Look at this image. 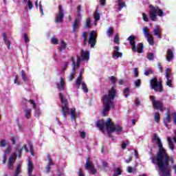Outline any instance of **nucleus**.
<instances>
[{
    "mask_svg": "<svg viewBox=\"0 0 176 176\" xmlns=\"http://www.w3.org/2000/svg\"><path fill=\"white\" fill-rule=\"evenodd\" d=\"M134 85L135 86V87H140L141 86V79H138L136 80H135L134 82Z\"/></svg>",
    "mask_w": 176,
    "mask_h": 176,
    "instance_id": "nucleus-38",
    "label": "nucleus"
},
{
    "mask_svg": "<svg viewBox=\"0 0 176 176\" xmlns=\"http://www.w3.org/2000/svg\"><path fill=\"white\" fill-rule=\"evenodd\" d=\"M170 122H171V118H170V114L167 113L166 117L164 119V124H165L166 127H168V123Z\"/></svg>",
    "mask_w": 176,
    "mask_h": 176,
    "instance_id": "nucleus-27",
    "label": "nucleus"
},
{
    "mask_svg": "<svg viewBox=\"0 0 176 176\" xmlns=\"http://www.w3.org/2000/svg\"><path fill=\"white\" fill-rule=\"evenodd\" d=\"M10 153V147H8L6 148V151L4 152V154L3 155V164H5L6 163V159L8 158V155Z\"/></svg>",
    "mask_w": 176,
    "mask_h": 176,
    "instance_id": "nucleus-22",
    "label": "nucleus"
},
{
    "mask_svg": "<svg viewBox=\"0 0 176 176\" xmlns=\"http://www.w3.org/2000/svg\"><path fill=\"white\" fill-rule=\"evenodd\" d=\"M151 87L155 92L162 93L163 91V85H162V82H157V78H153L151 80Z\"/></svg>",
    "mask_w": 176,
    "mask_h": 176,
    "instance_id": "nucleus-9",
    "label": "nucleus"
},
{
    "mask_svg": "<svg viewBox=\"0 0 176 176\" xmlns=\"http://www.w3.org/2000/svg\"><path fill=\"white\" fill-rule=\"evenodd\" d=\"M120 47L119 46L114 47V51L113 53V58H118L119 57H122V54L119 52Z\"/></svg>",
    "mask_w": 176,
    "mask_h": 176,
    "instance_id": "nucleus-19",
    "label": "nucleus"
},
{
    "mask_svg": "<svg viewBox=\"0 0 176 176\" xmlns=\"http://www.w3.org/2000/svg\"><path fill=\"white\" fill-rule=\"evenodd\" d=\"M59 12L56 16L55 23H63V19H64V10L63 6H58Z\"/></svg>",
    "mask_w": 176,
    "mask_h": 176,
    "instance_id": "nucleus-14",
    "label": "nucleus"
},
{
    "mask_svg": "<svg viewBox=\"0 0 176 176\" xmlns=\"http://www.w3.org/2000/svg\"><path fill=\"white\" fill-rule=\"evenodd\" d=\"M69 65V63L68 62L65 63L64 67H62V72H64V71L67 69V67H68Z\"/></svg>",
    "mask_w": 176,
    "mask_h": 176,
    "instance_id": "nucleus-49",
    "label": "nucleus"
},
{
    "mask_svg": "<svg viewBox=\"0 0 176 176\" xmlns=\"http://www.w3.org/2000/svg\"><path fill=\"white\" fill-rule=\"evenodd\" d=\"M56 86L60 91L65 90V81L63 77H60V81L56 82Z\"/></svg>",
    "mask_w": 176,
    "mask_h": 176,
    "instance_id": "nucleus-17",
    "label": "nucleus"
},
{
    "mask_svg": "<svg viewBox=\"0 0 176 176\" xmlns=\"http://www.w3.org/2000/svg\"><path fill=\"white\" fill-rule=\"evenodd\" d=\"M48 164L46 167L47 173H50V166H53V162L52 161V158L50 156H47Z\"/></svg>",
    "mask_w": 176,
    "mask_h": 176,
    "instance_id": "nucleus-29",
    "label": "nucleus"
},
{
    "mask_svg": "<svg viewBox=\"0 0 176 176\" xmlns=\"http://www.w3.org/2000/svg\"><path fill=\"white\" fill-rule=\"evenodd\" d=\"M3 39L5 45H7L8 49H10L11 43L9 40H8V37L6 36V34L3 33Z\"/></svg>",
    "mask_w": 176,
    "mask_h": 176,
    "instance_id": "nucleus-28",
    "label": "nucleus"
},
{
    "mask_svg": "<svg viewBox=\"0 0 176 176\" xmlns=\"http://www.w3.org/2000/svg\"><path fill=\"white\" fill-rule=\"evenodd\" d=\"M174 58V52L172 50H168L166 54V60L170 63Z\"/></svg>",
    "mask_w": 176,
    "mask_h": 176,
    "instance_id": "nucleus-20",
    "label": "nucleus"
},
{
    "mask_svg": "<svg viewBox=\"0 0 176 176\" xmlns=\"http://www.w3.org/2000/svg\"><path fill=\"white\" fill-rule=\"evenodd\" d=\"M114 43H119V38L116 36H114Z\"/></svg>",
    "mask_w": 176,
    "mask_h": 176,
    "instance_id": "nucleus-57",
    "label": "nucleus"
},
{
    "mask_svg": "<svg viewBox=\"0 0 176 176\" xmlns=\"http://www.w3.org/2000/svg\"><path fill=\"white\" fill-rule=\"evenodd\" d=\"M116 3H118L120 10L126 7V3L123 0H116Z\"/></svg>",
    "mask_w": 176,
    "mask_h": 176,
    "instance_id": "nucleus-25",
    "label": "nucleus"
},
{
    "mask_svg": "<svg viewBox=\"0 0 176 176\" xmlns=\"http://www.w3.org/2000/svg\"><path fill=\"white\" fill-rule=\"evenodd\" d=\"M16 157H17L16 156V155H13L9 158V161H8V168H9V170H12L13 168V164L16 162Z\"/></svg>",
    "mask_w": 176,
    "mask_h": 176,
    "instance_id": "nucleus-18",
    "label": "nucleus"
},
{
    "mask_svg": "<svg viewBox=\"0 0 176 176\" xmlns=\"http://www.w3.org/2000/svg\"><path fill=\"white\" fill-rule=\"evenodd\" d=\"M133 72H134L135 76H136V77L138 76V69L135 68L133 70Z\"/></svg>",
    "mask_w": 176,
    "mask_h": 176,
    "instance_id": "nucleus-54",
    "label": "nucleus"
},
{
    "mask_svg": "<svg viewBox=\"0 0 176 176\" xmlns=\"http://www.w3.org/2000/svg\"><path fill=\"white\" fill-rule=\"evenodd\" d=\"M67 49V43L64 40H60L59 41V52H63V50H65Z\"/></svg>",
    "mask_w": 176,
    "mask_h": 176,
    "instance_id": "nucleus-23",
    "label": "nucleus"
},
{
    "mask_svg": "<svg viewBox=\"0 0 176 176\" xmlns=\"http://www.w3.org/2000/svg\"><path fill=\"white\" fill-rule=\"evenodd\" d=\"M165 78H166V86L173 87V79H174V77L171 76V69H170V68L166 69Z\"/></svg>",
    "mask_w": 176,
    "mask_h": 176,
    "instance_id": "nucleus-11",
    "label": "nucleus"
},
{
    "mask_svg": "<svg viewBox=\"0 0 176 176\" xmlns=\"http://www.w3.org/2000/svg\"><path fill=\"white\" fill-rule=\"evenodd\" d=\"M95 21H100V19H101V14L98 12V9L96 10L95 14L94 15Z\"/></svg>",
    "mask_w": 176,
    "mask_h": 176,
    "instance_id": "nucleus-31",
    "label": "nucleus"
},
{
    "mask_svg": "<svg viewBox=\"0 0 176 176\" xmlns=\"http://www.w3.org/2000/svg\"><path fill=\"white\" fill-rule=\"evenodd\" d=\"M90 58V52L89 51H85L83 50H81V55L77 56V61L75 62V58L72 57V63L73 65V72L71 73V74L69 76V80H72L75 78V75H76V69L75 67L77 68H79L80 65V63L82 61H89Z\"/></svg>",
    "mask_w": 176,
    "mask_h": 176,
    "instance_id": "nucleus-4",
    "label": "nucleus"
},
{
    "mask_svg": "<svg viewBox=\"0 0 176 176\" xmlns=\"http://www.w3.org/2000/svg\"><path fill=\"white\" fill-rule=\"evenodd\" d=\"M135 104L137 106L140 105V100L136 99V100H135Z\"/></svg>",
    "mask_w": 176,
    "mask_h": 176,
    "instance_id": "nucleus-64",
    "label": "nucleus"
},
{
    "mask_svg": "<svg viewBox=\"0 0 176 176\" xmlns=\"http://www.w3.org/2000/svg\"><path fill=\"white\" fill-rule=\"evenodd\" d=\"M131 160H133V157H131V155H130L128 160H125V162L126 163H130V162H131Z\"/></svg>",
    "mask_w": 176,
    "mask_h": 176,
    "instance_id": "nucleus-58",
    "label": "nucleus"
},
{
    "mask_svg": "<svg viewBox=\"0 0 176 176\" xmlns=\"http://www.w3.org/2000/svg\"><path fill=\"white\" fill-rule=\"evenodd\" d=\"M0 146H1L2 148H5V146H6V140H1L0 141Z\"/></svg>",
    "mask_w": 176,
    "mask_h": 176,
    "instance_id": "nucleus-44",
    "label": "nucleus"
},
{
    "mask_svg": "<svg viewBox=\"0 0 176 176\" xmlns=\"http://www.w3.org/2000/svg\"><path fill=\"white\" fill-rule=\"evenodd\" d=\"M116 94H118V92L113 87L109 91V94L102 96L103 109L102 111V116H108L109 109H111V108H115V97H116Z\"/></svg>",
    "mask_w": 176,
    "mask_h": 176,
    "instance_id": "nucleus-2",
    "label": "nucleus"
},
{
    "mask_svg": "<svg viewBox=\"0 0 176 176\" xmlns=\"http://www.w3.org/2000/svg\"><path fill=\"white\" fill-rule=\"evenodd\" d=\"M168 147L170 151H174L175 149V146L173 142V139L170 137H168Z\"/></svg>",
    "mask_w": 176,
    "mask_h": 176,
    "instance_id": "nucleus-24",
    "label": "nucleus"
},
{
    "mask_svg": "<svg viewBox=\"0 0 176 176\" xmlns=\"http://www.w3.org/2000/svg\"><path fill=\"white\" fill-rule=\"evenodd\" d=\"M82 19V17H76L74 20V23L72 26V32L74 34H76L78 32V29L79 28V25L80 24V20Z\"/></svg>",
    "mask_w": 176,
    "mask_h": 176,
    "instance_id": "nucleus-16",
    "label": "nucleus"
},
{
    "mask_svg": "<svg viewBox=\"0 0 176 176\" xmlns=\"http://www.w3.org/2000/svg\"><path fill=\"white\" fill-rule=\"evenodd\" d=\"M149 8L150 19L151 21H156L157 20V16H159V17H163V16H164L163 10H161L159 7H155L152 5H150Z\"/></svg>",
    "mask_w": 176,
    "mask_h": 176,
    "instance_id": "nucleus-5",
    "label": "nucleus"
},
{
    "mask_svg": "<svg viewBox=\"0 0 176 176\" xmlns=\"http://www.w3.org/2000/svg\"><path fill=\"white\" fill-rule=\"evenodd\" d=\"M157 67L160 69V72H161V74L163 72L162 68V64L161 63H158L157 64Z\"/></svg>",
    "mask_w": 176,
    "mask_h": 176,
    "instance_id": "nucleus-56",
    "label": "nucleus"
},
{
    "mask_svg": "<svg viewBox=\"0 0 176 176\" xmlns=\"http://www.w3.org/2000/svg\"><path fill=\"white\" fill-rule=\"evenodd\" d=\"M127 171L128 173H133V168H131V166H128Z\"/></svg>",
    "mask_w": 176,
    "mask_h": 176,
    "instance_id": "nucleus-62",
    "label": "nucleus"
},
{
    "mask_svg": "<svg viewBox=\"0 0 176 176\" xmlns=\"http://www.w3.org/2000/svg\"><path fill=\"white\" fill-rule=\"evenodd\" d=\"M21 74L22 79L24 80V82H26V80H27V75L25 74V72H24V70H22L21 72Z\"/></svg>",
    "mask_w": 176,
    "mask_h": 176,
    "instance_id": "nucleus-36",
    "label": "nucleus"
},
{
    "mask_svg": "<svg viewBox=\"0 0 176 176\" xmlns=\"http://www.w3.org/2000/svg\"><path fill=\"white\" fill-rule=\"evenodd\" d=\"M26 3H28V6L29 8V9H32V8H34V5L32 4V2L31 1H28V2H26Z\"/></svg>",
    "mask_w": 176,
    "mask_h": 176,
    "instance_id": "nucleus-47",
    "label": "nucleus"
},
{
    "mask_svg": "<svg viewBox=\"0 0 176 176\" xmlns=\"http://www.w3.org/2000/svg\"><path fill=\"white\" fill-rule=\"evenodd\" d=\"M23 111L25 113V118L30 119V118H31V109H25Z\"/></svg>",
    "mask_w": 176,
    "mask_h": 176,
    "instance_id": "nucleus-30",
    "label": "nucleus"
},
{
    "mask_svg": "<svg viewBox=\"0 0 176 176\" xmlns=\"http://www.w3.org/2000/svg\"><path fill=\"white\" fill-rule=\"evenodd\" d=\"M142 17H143L144 21H146V23H148V21H149V16H148L147 14L143 13Z\"/></svg>",
    "mask_w": 176,
    "mask_h": 176,
    "instance_id": "nucleus-37",
    "label": "nucleus"
},
{
    "mask_svg": "<svg viewBox=\"0 0 176 176\" xmlns=\"http://www.w3.org/2000/svg\"><path fill=\"white\" fill-rule=\"evenodd\" d=\"M19 80V76H15V78H14V83L15 84V85H18V86L19 85H20V82H19V81H17Z\"/></svg>",
    "mask_w": 176,
    "mask_h": 176,
    "instance_id": "nucleus-51",
    "label": "nucleus"
},
{
    "mask_svg": "<svg viewBox=\"0 0 176 176\" xmlns=\"http://www.w3.org/2000/svg\"><path fill=\"white\" fill-rule=\"evenodd\" d=\"M148 28H144L143 29V32L144 34V36L147 38V41L148 42L151 46H153L155 45V42L153 41V36L151 35V33L148 32Z\"/></svg>",
    "mask_w": 176,
    "mask_h": 176,
    "instance_id": "nucleus-13",
    "label": "nucleus"
},
{
    "mask_svg": "<svg viewBox=\"0 0 176 176\" xmlns=\"http://www.w3.org/2000/svg\"><path fill=\"white\" fill-rule=\"evenodd\" d=\"M127 41H129V43L132 47V52L135 53L138 52V53H142L144 50V44L139 43L137 46L135 45V36H129L127 38Z\"/></svg>",
    "mask_w": 176,
    "mask_h": 176,
    "instance_id": "nucleus-6",
    "label": "nucleus"
},
{
    "mask_svg": "<svg viewBox=\"0 0 176 176\" xmlns=\"http://www.w3.org/2000/svg\"><path fill=\"white\" fill-rule=\"evenodd\" d=\"M23 36H24V40H25V43L30 42V39H28V37L27 36V34H25L23 35Z\"/></svg>",
    "mask_w": 176,
    "mask_h": 176,
    "instance_id": "nucleus-55",
    "label": "nucleus"
},
{
    "mask_svg": "<svg viewBox=\"0 0 176 176\" xmlns=\"http://www.w3.org/2000/svg\"><path fill=\"white\" fill-rule=\"evenodd\" d=\"M30 153L31 155H34V147L32 146V144H30Z\"/></svg>",
    "mask_w": 176,
    "mask_h": 176,
    "instance_id": "nucleus-53",
    "label": "nucleus"
},
{
    "mask_svg": "<svg viewBox=\"0 0 176 176\" xmlns=\"http://www.w3.org/2000/svg\"><path fill=\"white\" fill-rule=\"evenodd\" d=\"M96 39H97V32L92 30L89 33V38L88 41V43L89 45H91V47H94L96 46V43L97 42Z\"/></svg>",
    "mask_w": 176,
    "mask_h": 176,
    "instance_id": "nucleus-12",
    "label": "nucleus"
},
{
    "mask_svg": "<svg viewBox=\"0 0 176 176\" xmlns=\"http://www.w3.org/2000/svg\"><path fill=\"white\" fill-rule=\"evenodd\" d=\"M110 80L111 81L112 85H115L116 83V78L113 76L110 77Z\"/></svg>",
    "mask_w": 176,
    "mask_h": 176,
    "instance_id": "nucleus-48",
    "label": "nucleus"
},
{
    "mask_svg": "<svg viewBox=\"0 0 176 176\" xmlns=\"http://www.w3.org/2000/svg\"><path fill=\"white\" fill-rule=\"evenodd\" d=\"M107 34L108 36H112V34H113V31L112 30V28L110 27L107 31Z\"/></svg>",
    "mask_w": 176,
    "mask_h": 176,
    "instance_id": "nucleus-42",
    "label": "nucleus"
},
{
    "mask_svg": "<svg viewBox=\"0 0 176 176\" xmlns=\"http://www.w3.org/2000/svg\"><path fill=\"white\" fill-rule=\"evenodd\" d=\"M153 141L157 144L159 148V152L157 155V157L155 156L151 157L150 159L153 164H157L159 168V174L160 176H170L171 169L168 166V162L173 164L174 161L173 158L167 155L166 150L163 148V144H162V140L159 138L157 134H154Z\"/></svg>",
    "mask_w": 176,
    "mask_h": 176,
    "instance_id": "nucleus-1",
    "label": "nucleus"
},
{
    "mask_svg": "<svg viewBox=\"0 0 176 176\" xmlns=\"http://www.w3.org/2000/svg\"><path fill=\"white\" fill-rule=\"evenodd\" d=\"M150 100L153 102V107L155 109H159L160 112H162L164 107H163V102L160 100H156L155 96H151Z\"/></svg>",
    "mask_w": 176,
    "mask_h": 176,
    "instance_id": "nucleus-10",
    "label": "nucleus"
},
{
    "mask_svg": "<svg viewBox=\"0 0 176 176\" xmlns=\"http://www.w3.org/2000/svg\"><path fill=\"white\" fill-rule=\"evenodd\" d=\"M83 72H85V69H81L79 76L76 80V84L77 85L78 89H79L81 85L84 93H89V89H87V85H86L85 82L82 81L83 79L82 77L83 75Z\"/></svg>",
    "mask_w": 176,
    "mask_h": 176,
    "instance_id": "nucleus-8",
    "label": "nucleus"
},
{
    "mask_svg": "<svg viewBox=\"0 0 176 176\" xmlns=\"http://www.w3.org/2000/svg\"><path fill=\"white\" fill-rule=\"evenodd\" d=\"M82 10V6H78L77 7V12H78V16L77 17H82L80 15V11Z\"/></svg>",
    "mask_w": 176,
    "mask_h": 176,
    "instance_id": "nucleus-45",
    "label": "nucleus"
},
{
    "mask_svg": "<svg viewBox=\"0 0 176 176\" xmlns=\"http://www.w3.org/2000/svg\"><path fill=\"white\" fill-rule=\"evenodd\" d=\"M126 146H127V144H126V142H123L122 144V149H126Z\"/></svg>",
    "mask_w": 176,
    "mask_h": 176,
    "instance_id": "nucleus-63",
    "label": "nucleus"
},
{
    "mask_svg": "<svg viewBox=\"0 0 176 176\" xmlns=\"http://www.w3.org/2000/svg\"><path fill=\"white\" fill-rule=\"evenodd\" d=\"M91 24V19L90 18H88L86 21L85 28H90Z\"/></svg>",
    "mask_w": 176,
    "mask_h": 176,
    "instance_id": "nucleus-35",
    "label": "nucleus"
},
{
    "mask_svg": "<svg viewBox=\"0 0 176 176\" xmlns=\"http://www.w3.org/2000/svg\"><path fill=\"white\" fill-rule=\"evenodd\" d=\"M51 42L52 43V45H58V39H57L56 38L52 37L51 38Z\"/></svg>",
    "mask_w": 176,
    "mask_h": 176,
    "instance_id": "nucleus-40",
    "label": "nucleus"
},
{
    "mask_svg": "<svg viewBox=\"0 0 176 176\" xmlns=\"http://www.w3.org/2000/svg\"><path fill=\"white\" fill-rule=\"evenodd\" d=\"M147 58L148 60H153V58H155V55L153 54V53H148L147 55Z\"/></svg>",
    "mask_w": 176,
    "mask_h": 176,
    "instance_id": "nucleus-41",
    "label": "nucleus"
},
{
    "mask_svg": "<svg viewBox=\"0 0 176 176\" xmlns=\"http://www.w3.org/2000/svg\"><path fill=\"white\" fill-rule=\"evenodd\" d=\"M23 149H25V152H28V148H27V145L24 144V146L19 149V155L18 157H20L21 156V152H23Z\"/></svg>",
    "mask_w": 176,
    "mask_h": 176,
    "instance_id": "nucleus-32",
    "label": "nucleus"
},
{
    "mask_svg": "<svg viewBox=\"0 0 176 176\" xmlns=\"http://www.w3.org/2000/svg\"><path fill=\"white\" fill-rule=\"evenodd\" d=\"M70 116L71 120L74 122V123L76 122V115L75 114V109L72 108L70 109Z\"/></svg>",
    "mask_w": 176,
    "mask_h": 176,
    "instance_id": "nucleus-26",
    "label": "nucleus"
},
{
    "mask_svg": "<svg viewBox=\"0 0 176 176\" xmlns=\"http://www.w3.org/2000/svg\"><path fill=\"white\" fill-rule=\"evenodd\" d=\"M105 126L109 137H112V133L116 132L117 134L122 133V127L118 124H113L111 118H108L106 122H104V120H99L96 122V127L100 129L101 131H104V127H105Z\"/></svg>",
    "mask_w": 176,
    "mask_h": 176,
    "instance_id": "nucleus-3",
    "label": "nucleus"
},
{
    "mask_svg": "<svg viewBox=\"0 0 176 176\" xmlns=\"http://www.w3.org/2000/svg\"><path fill=\"white\" fill-rule=\"evenodd\" d=\"M152 74H153V71H152V69H146V70H144V75H146V76L152 75Z\"/></svg>",
    "mask_w": 176,
    "mask_h": 176,
    "instance_id": "nucleus-34",
    "label": "nucleus"
},
{
    "mask_svg": "<svg viewBox=\"0 0 176 176\" xmlns=\"http://www.w3.org/2000/svg\"><path fill=\"white\" fill-rule=\"evenodd\" d=\"M85 169L89 170L91 174H96L97 170L94 168V165H93V162L89 161V158H87V162L85 163Z\"/></svg>",
    "mask_w": 176,
    "mask_h": 176,
    "instance_id": "nucleus-15",
    "label": "nucleus"
},
{
    "mask_svg": "<svg viewBox=\"0 0 176 176\" xmlns=\"http://www.w3.org/2000/svg\"><path fill=\"white\" fill-rule=\"evenodd\" d=\"M129 88H126L124 90V97H126V98H127V97H129Z\"/></svg>",
    "mask_w": 176,
    "mask_h": 176,
    "instance_id": "nucleus-46",
    "label": "nucleus"
},
{
    "mask_svg": "<svg viewBox=\"0 0 176 176\" xmlns=\"http://www.w3.org/2000/svg\"><path fill=\"white\" fill-rule=\"evenodd\" d=\"M106 1H107V0H100V5H102V6H105Z\"/></svg>",
    "mask_w": 176,
    "mask_h": 176,
    "instance_id": "nucleus-60",
    "label": "nucleus"
},
{
    "mask_svg": "<svg viewBox=\"0 0 176 176\" xmlns=\"http://www.w3.org/2000/svg\"><path fill=\"white\" fill-rule=\"evenodd\" d=\"M39 10L41 12L42 14H43V8L42 7V2H41V1L39 3Z\"/></svg>",
    "mask_w": 176,
    "mask_h": 176,
    "instance_id": "nucleus-52",
    "label": "nucleus"
},
{
    "mask_svg": "<svg viewBox=\"0 0 176 176\" xmlns=\"http://www.w3.org/2000/svg\"><path fill=\"white\" fill-rule=\"evenodd\" d=\"M78 176H85V173H83L81 169L79 170Z\"/></svg>",
    "mask_w": 176,
    "mask_h": 176,
    "instance_id": "nucleus-61",
    "label": "nucleus"
},
{
    "mask_svg": "<svg viewBox=\"0 0 176 176\" xmlns=\"http://www.w3.org/2000/svg\"><path fill=\"white\" fill-rule=\"evenodd\" d=\"M80 137H81V138H83V140H85L86 138V133H85V131L80 132Z\"/></svg>",
    "mask_w": 176,
    "mask_h": 176,
    "instance_id": "nucleus-50",
    "label": "nucleus"
},
{
    "mask_svg": "<svg viewBox=\"0 0 176 176\" xmlns=\"http://www.w3.org/2000/svg\"><path fill=\"white\" fill-rule=\"evenodd\" d=\"M29 102L32 105L33 109H36V103H35V101H34V100H30Z\"/></svg>",
    "mask_w": 176,
    "mask_h": 176,
    "instance_id": "nucleus-43",
    "label": "nucleus"
},
{
    "mask_svg": "<svg viewBox=\"0 0 176 176\" xmlns=\"http://www.w3.org/2000/svg\"><path fill=\"white\" fill-rule=\"evenodd\" d=\"M59 98L61 101V109H62V113L63 118L65 119L67 118V115H69V109L68 108V101L67 99L64 98V96H63L62 93L59 94Z\"/></svg>",
    "mask_w": 176,
    "mask_h": 176,
    "instance_id": "nucleus-7",
    "label": "nucleus"
},
{
    "mask_svg": "<svg viewBox=\"0 0 176 176\" xmlns=\"http://www.w3.org/2000/svg\"><path fill=\"white\" fill-rule=\"evenodd\" d=\"M154 120L156 123H159V120H160V114H159V113H155L154 114Z\"/></svg>",
    "mask_w": 176,
    "mask_h": 176,
    "instance_id": "nucleus-33",
    "label": "nucleus"
},
{
    "mask_svg": "<svg viewBox=\"0 0 176 176\" xmlns=\"http://www.w3.org/2000/svg\"><path fill=\"white\" fill-rule=\"evenodd\" d=\"M162 29H160V28H159V25L157 26V28L153 30V34L155 36H157V38H159V39H162Z\"/></svg>",
    "mask_w": 176,
    "mask_h": 176,
    "instance_id": "nucleus-21",
    "label": "nucleus"
},
{
    "mask_svg": "<svg viewBox=\"0 0 176 176\" xmlns=\"http://www.w3.org/2000/svg\"><path fill=\"white\" fill-rule=\"evenodd\" d=\"M82 37L84 39H87V33L86 32H82Z\"/></svg>",
    "mask_w": 176,
    "mask_h": 176,
    "instance_id": "nucleus-59",
    "label": "nucleus"
},
{
    "mask_svg": "<svg viewBox=\"0 0 176 176\" xmlns=\"http://www.w3.org/2000/svg\"><path fill=\"white\" fill-rule=\"evenodd\" d=\"M114 174H116V175H122L121 168H117L114 171Z\"/></svg>",
    "mask_w": 176,
    "mask_h": 176,
    "instance_id": "nucleus-39",
    "label": "nucleus"
}]
</instances>
